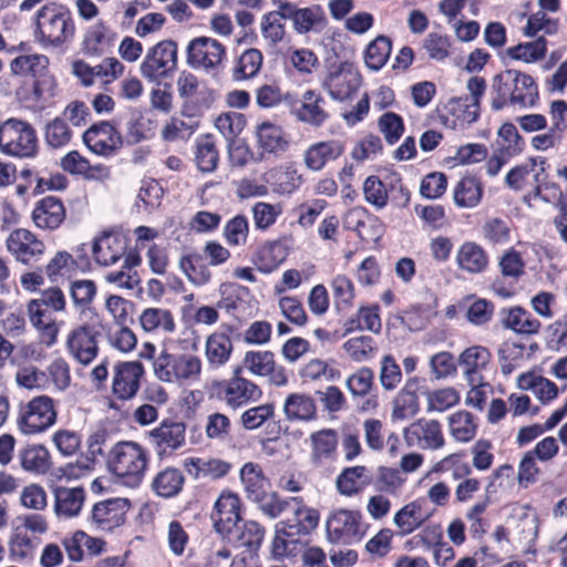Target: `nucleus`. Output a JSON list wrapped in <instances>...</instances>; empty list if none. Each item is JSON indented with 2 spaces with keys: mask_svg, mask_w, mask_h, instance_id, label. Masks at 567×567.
<instances>
[{
  "mask_svg": "<svg viewBox=\"0 0 567 567\" xmlns=\"http://www.w3.org/2000/svg\"><path fill=\"white\" fill-rule=\"evenodd\" d=\"M0 151L18 158H33L38 154V136L32 125L11 117L0 125Z\"/></svg>",
  "mask_w": 567,
  "mask_h": 567,
  "instance_id": "20e7f679",
  "label": "nucleus"
},
{
  "mask_svg": "<svg viewBox=\"0 0 567 567\" xmlns=\"http://www.w3.org/2000/svg\"><path fill=\"white\" fill-rule=\"evenodd\" d=\"M275 354L272 351H247L244 358V365L250 373L258 377H266L272 371Z\"/></svg>",
  "mask_w": 567,
  "mask_h": 567,
  "instance_id": "ea45409f",
  "label": "nucleus"
},
{
  "mask_svg": "<svg viewBox=\"0 0 567 567\" xmlns=\"http://www.w3.org/2000/svg\"><path fill=\"white\" fill-rule=\"evenodd\" d=\"M106 310L113 316L114 322L122 327L134 320L128 319L130 311H134L135 303L117 295H110L105 301Z\"/></svg>",
  "mask_w": 567,
  "mask_h": 567,
  "instance_id": "de8ad7c7",
  "label": "nucleus"
},
{
  "mask_svg": "<svg viewBox=\"0 0 567 567\" xmlns=\"http://www.w3.org/2000/svg\"><path fill=\"white\" fill-rule=\"evenodd\" d=\"M209 45L218 47L217 40L208 37L193 39L186 50L187 64L194 69L200 66L206 70L214 69L212 60L207 58V48H209Z\"/></svg>",
  "mask_w": 567,
  "mask_h": 567,
  "instance_id": "2f4dec72",
  "label": "nucleus"
},
{
  "mask_svg": "<svg viewBox=\"0 0 567 567\" xmlns=\"http://www.w3.org/2000/svg\"><path fill=\"white\" fill-rule=\"evenodd\" d=\"M54 513L56 516L75 517L79 516L85 502V489L82 486L53 488Z\"/></svg>",
  "mask_w": 567,
  "mask_h": 567,
  "instance_id": "4468645a",
  "label": "nucleus"
},
{
  "mask_svg": "<svg viewBox=\"0 0 567 567\" xmlns=\"http://www.w3.org/2000/svg\"><path fill=\"white\" fill-rule=\"evenodd\" d=\"M219 94L215 89L203 85L193 96L185 100L181 107V114L189 120L200 118L213 107Z\"/></svg>",
  "mask_w": 567,
  "mask_h": 567,
  "instance_id": "aec40b11",
  "label": "nucleus"
},
{
  "mask_svg": "<svg viewBox=\"0 0 567 567\" xmlns=\"http://www.w3.org/2000/svg\"><path fill=\"white\" fill-rule=\"evenodd\" d=\"M258 154H272L279 156L289 147V140L282 127L269 121H264L256 126Z\"/></svg>",
  "mask_w": 567,
  "mask_h": 567,
  "instance_id": "9b49d317",
  "label": "nucleus"
},
{
  "mask_svg": "<svg viewBox=\"0 0 567 567\" xmlns=\"http://www.w3.org/2000/svg\"><path fill=\"white\" fill-rule=\"evenodd\" d=\"M378 126L389 145L399 142L405 130L403 117L394 112L382 114L378 120Z\"/></svg>",
  "mask_w": 567,
  "mask_h": 567,
  "instance_id": "a19ab883",
  "label": "nucleus"
},
{
  "mask_svg": "<svg viewBox=\"0 0 567 567\" xmlns=\"http://www.w3.org/2000/svg\"><path fill=\"white\" fill-rule=\"evenodd\" d=\"M53 443L63 456H71L81 446V436L74 431L59 430L54 433Z\"/></svg>",
  "mask_w": 567,
  "mask_h": 567,
  "instance_id": "338daca9",
  "label": "nucleus"
},
{
  "mask_svg": "<svg viewBox=\"0 0 567 567\" xmlns=\"http://www.w3.org/2000/svg\"><path fill=\"white\" fill-rule=\"evenodd\" d=\"M179 267L187 279L196 286H203L210 280L212 272L199 254L183 256Z\"/></svg>",
  "mask_w": 567,
  "mask_h": 567,
  "instance_id": "72a5a7b5",
  "label": "nucleus"
},
{
  "mask_svg": "<svg viewBox=\"0 0 567 567\" xmlns=\"http://www.w3.org/2000/svg\"><path fill=\"white\" fill-rule=\"evenodd\" d=\"M61 167L72 175H83L87 179L96 178V175L92 173L89 159L78 151H71L64 155L61 158Z\"/></svg>",
  "mask_w": 567,
  "mask_h": 567,
  "instance_id": "3c124183",
  "label": "nucleus"
},
{
  "mask_svg": "<svg viewBox=\"0 0 567 567\" xmlns=\"http://www.w3.org/2000/svg\"><path fill=\"white\" fill-rule=\"evenodd\" d=\"M260 28L264 38L269 40L272 45L278 44L285 39V24L275 17V13L267 12L264 14Z\"/></svg>",
  "mask_w": 567,
  "mask_h": 567,
  "instance_id": "774afa93",
  "label": "nucleus"
},
{
  "mask_svg": "<svg viewBox=\"0 0 567 567\" xmlns=\"http://www.w3.org/2000/svg\"><path fill=\"white\" fill-rule=\"evenodd\" d=\"M331 286L337 311H347L352 306L354 298V287L352 281L347 276L339 275L332 280Z\"/></svg>",
  "mask_w": 567,
  "mask_h": 567,
  "instance_id": "79ce46f5",
  "label": "nucleus"
},
{
  "mask_svg": "<svg viewBox=\"0 0 567 567\" xmlns=\"http://www.w3.org/2000/svg\"><path fill=\"white\" fill-rule=\"evenodd\" d=\"M195 162L203 173H212L217 168L219 153L212 134H203L196 138Z\"/></svg>",
  "mask_w": 567,
  "mask_h": 567,
  "instance_id": "b1692460",
  "label": "nucleus"
},
{
  "mask_svg": "<svg viewBox=\"0 0 567 567\" xmlns=\"http://www.w3.org/2000/svg\"><path fill=\"white\" fill-rule=\"evenodd\" d=\"M392 51V41L389 37L380 34L365 48L363 58L368 69L381 70L388 62Z\"/></svg>",
  "mask_w": 567,
  "mask_h": 567,
  "instance_id": "cd10ccee",
  "label": "nucleus"
},
{
  "mask_svg": "<svg viewBox=\"0 0 567 567\" xmlns=\"http://www.w3.org/2000/svg\"><path fill=\"white\" fill-rule=\"evenodd\" d=\"M498 136L507 143L499 152L508 157L516 156L524 151L525 141L518 133L516 126L511 122H505L498 130Z\"/></svg>",
  "mask_w": 567,
  "mask_h": 567,
  "instance_id": "09e8293b",
  "label": "nucleus"
},
{
  "mask_svg": "<svg viewBox=\"0 0 567 567\" xmlns=\"http://www.w3.org/2000/svg\"><path fill=\"white\" fill-rule=\"evenodd\" d=\"M286 241V239L272 241L258 251L254 262L260 272L270 274L286 260L289 254Z\"/></svg>",
  "mask_w": 567,
  "mask_h": 567,
  "instance_id": "4be33fe9",
  "label": "nucleus"
},
{
  "mask_svg": "<svg viewBox=\"0 0 567 567\" xmlns=\"http://www.w3.org/2000/svg\"><path fill=\"white\" fill-rule=\"evenodd\" d=\"M265 536V528L255 520H249L244 524V530L240 535L243 545L252 551L251 558L258 557L259 550Z\"/></svg>",
  "mask_w": 567,
  "mask_h": 567,
  "instance_id": "e2e57ef3",
  "label": "nucleus"
},
{
  "mask_svg": "<svg viewBox=\"0 0 567 567\" xmlns=\"http://www.w3.org/2000/svg\"><path fill=\"white\" fill-rule=\"evenodd\" d=\"M177 66V43L174 40H163L151 48L142 62L140 70L148 81L167 78Z\"/></svg>",
  "mask_w": 567,
  "mask_h": 567,
  "instance_id": "0eeeda50",
  "label": "nucleus"
},
{
  "mask_svg": "<svg viewBox=\"0 0 567 567\" xmlns=\"http://www.w3.org/2000/svg\"><path fill=\"white\" fill-rule=\"evenodd\" d=\"M262 396L261 389L250 380H239V383L229 385L227 404L233 409L239 408L247 402H256Z\"/></svg>",
  "mask_w": 567,
  "mask_h": 567,
  "instance_id": "f704fd0d",
  "label": "nucleus"
},
{
  "mask_svg": "<svg viewBox=\"0 0 567 567\" xmlns=\"http://www.w3.org/2000/svg\"><path fill=\"white\" fill-rule=\"evenodd\" d=\"M365 200L378 209L383 208L388 202V189L378 176H369L363 184Z\"/></svg>",
  "mask_w": 567,
  "mask_h": 567,
  "instance_id": "603ef678",
  "label": "nucleus"
},
{
  "mask_svg": "<svg viewBox=\"0 0 567 567\" xmlns=\"http://www.w3.org/2000/svg\"><path fill=\"white\" fill-rule=\"evenodd\" d=\"M111 473L121 478L127 487H137L147 467V453L135 442L123 441L114 445L107 456Z\"/></svg>",
  "mask_w": 567,
  "mask_h": 567,
  "instance_id": "7ed1b4c3",
  "label": "nucleus"
},
{
  "mask_svg": "<svg viewBox=\"0 0 567 567\" xmlns=\"http://www.w3.org/2000/svg\"><path fill=\"white\" fill-rule=\"evenodd\" d=\"M154 374L163 382H171L172 378L189 379L198 375L202 369L200 359L185 354H171L163 350L153 362Z\"/></svg>",
  "mask_w": 567,
  "mask_h": 567,
  "instance_id": "6e6552de",
  "label": "nucleus"
},
{
  "mask_svg": "<svg viewBox=\"0 0 567 567\" xmlns=\"http://www.w3.org/2000/svg\"><path fill=\"white\" fill-rule=\"evenodd\" d=\"M20 462L24 471L45 474L51 466V455L42 444L28 445L20 452Z\"/></svg>",
  "mask_w": 567,
  "mask_h": 567,
  "instance_id": "bb28decb",
  "label": "nucleus"
},
{
  "mask_svg": "<svg viewBox=\"0 0 567 567\" xmlns=\"http://www.w3.org/2000/svg\"><path fill=\"white\" fill-rule=\"evenodd\" d=\"M423 47L432 60L443 61L450 55L451 42L447 35L431 32L426 35Z\"/></svg>",
  "mask_w": 567,
  "mask_h": 567,
  "instance_id": "052dcab7",
  "label": "nucleus"
},
{
  "mask_svg": "<svg viewBox=\"0 0 567 567\" xmlns=\"http://www.w3.org/2000/svg\"><path fill=\"white\" fill-rule=\"evenodd\" d=\"M338 141L320 142L310 146L305 154L306 165L312 171L321 169L328 161L338 158L343 153Z\"/></svg>",
  "mask_w": 567,
  "mask_h": 567,
  "instance_id": "5701e85b",
  "label": "nucleus"
},
{
  "mask_svg": "<svg viewBox=\"0 0 567 567\" xmlns=\"http://www.w3.org/2000/svg\"><path fill=\"white\" fill-rule=\"evenodd\" d=\"M233 342L226 332H215L206 340V358L210 365L221 367L230 358Z\"/></svg>",
  "mask_w": 567,
  "mask_h": 567,
  "instance_id": "393cba45",
  "label": "nucleus"
},
{
  "mask_svg": "<svg viewBox=\"0 0 567 567\" xmlns=\"http://www.w3.org/2000/svg\"><path fill=\"white\" fill-rule=\"evenodd\" d=\"M506 75L508 78L513 76L514 91H518L522 93H523V90L527 91V93L525 95H526V99L527 97L529 99L528 104H529V106H534L535 102L538 100V87H537V84H536L535 80L533 79V76L529 74H526L524 72L514 70V69H507Z\"/></svg>",
  "mask_w": 567,
  "mask_h": 567,
  "instance_id": "13d9d810",
  "label": "nucleus"
},
{
  "mask_svg": "<svg viewBox=\"0 0 567 567\" xmlns=\"http://www.w3.org/2000/svg\"><path fill=\"white\" fill-rule=\"evenodd\" d=\"M326 24L327 18L322 7L315 4L308 8H299L292 27L298 34H306L312 30L320 31Z\"/></svg>",
  "mask_w": 567,
  "mask_h": 567,
  "instance_id": "c85d7f7f",
  "label": "nucleus"
},
{
  "mask_svg": "<svg viewBox=\"0 0 567 567\" xmlns=\"http://www.w3.org/2000/svg\"><path fill=\"white\" fill-rule=\"evenodd\" d=\"M35 236L28 229H16L7 239V247L9 251L17 256V259L23 264L29 261L27 250L31 248L34 243Z\"/></svg>",
  "mask_w": 567,
  "mask_h": 567,
  "instance_id": "49530a36",
  "label": "nucleus"
},
{
  "mask_svg": "<svg viewBox=\"0 0 567 567\" xmlns=\"http://www.w3.org/2000/svg\"><path fill=\"white\" fill-rule=\"evenodd\" d=\"M185 484V476L181 470L168 466L157 473L152 482L155 494L163 498L177 496Z\"/></svg>",
  "mask_w": 567,
  "mask_h": 567,
  "instance_id": "412c9836",
  "label": "nucleus"
},
{
  "mask_svg": "<svg viewBox=\"0 0 567 567\" xmlns=\"http://www.w3.org/2000/svg\"><path fill=\"white\" fill-rule=\"evenodd\" d=\"M374 340L370 336L351 338L343 344V349L354 361H362L375 350Z\"/></svg>",
  "mask_w": 567,
  "mask_h": 567,
  "instance_id": "bf43d9fd",
  "label": "nucleus"
},
{
  "mask_svg": "<svg viewBox=\"0 0 567 567\" xmlns=\"http://www.w3.org/2000/svg\"><path fill=\"white\" fill-rule=\"evenodd\" d=\"M264 179L275 193L281 195L291 194L302 182L301 175L292 165L274 167L265 173Z\"/></svg>",
  "mask_w": 567,
  "mask_h": 567,
  "instance_id": "2eb2a0df",
  "label": "nucleus"
},
{
  "mask_svg": "<svg viewBox=\"0 0 567 567\" xmlns=\"http://www.w3.org/2000/svg\"><path fill=\"white\" fill-rule=\"evenodd\" d=\"M451 433L456 441L468 442L477 431V425L474 423V415L468 411H458L453 413L450 417Z\"/></svg>",
  "mask_w": 567,
  "mask_h": 567,
  "instance_id": "e433bc0d",
  "label": "nucleus"
},
{
  "mask_svg": "<svg viewBox=\"0 0 567 567\" xmlns=\"http://www.w3.org/2000/svg\"><path fill=\"white\" fill-rule=\"evenodd\" d=\"M367 472V467L363 465H357L352 467H346L337 477L336 484L337 489L341 495L352 496L358 493L355 486V480L361 478Z\"/></svg>",
  "mask_w": 567,
  "mask_h": 567,
  "instance_id": "5fc2aeb1",
  "label": "nucleus"
},
{
  "mask_svg": "<svg viewBox=\"0 0 567 567\" xmlns=\"http://www.w3.org/2000/svg\"><path fill=\"white\" fill-rule=\"evenodd\" d=\"M227 153L231 166L235 167H245L249 162L264 161L262 154L254 153L244 138L227 142Z\"/></svg>",
  "mask_w": 567,
  "mask_h": 567,
  "instance_id": "4c0bfd02",
  "label": "nucleus"
},
{
  "mask_svg": "<svg viewBox=\"0 0 567 567\" xmlns=\"http://www.w3.org/2000/svg\"><path fill=\"white\" fill-rule=\"evenodd\" d=\"M360 239L367 244L378 243L384 235V224L377 215H364L354 227Z\"/></svg>",
  "mask_w": 567,
  "mask_h": 567,
  "instance_id": "c03bdc74",
  "label": "nucleus"
},
{
  "mask_svg": "<svg viewBox=\"0 0 567 567\" xmlns=\"http://www.w3.org/2000/svg\"><path fill=\"white\" fill-rule=\"evenodd\" d=\"M71 137L72 131L64 120L55 117L51 122L47 123L44 138L50 147H62L70 142Z\"/></svg>",
  "mask_w": 567,
  "mask_h": 567,
  "instance_id": "a18cd8bd",
  "label": "nucleus"
},
{
  "mask_svg": "<svg viewBox=\"0 0 567 567\" xmlns=\"http://www.w3.org/2000/svg\"><path fill=\"white\" fill-rule=\"evenodd\" d=\"M422 394L426 395L427 398L429 412H443L458 404L461 399L458 392L452 386L435 391H430L429 389H425L424 391H422Z\"/></svg>",
  "mask_w": 567,
  "mask_h": 567,
  "instance_id": "58836bf2",
  "label": "nucleus"
},
{
  "mask_svg": "<svg viewBox=\"0 0 567 567\" xmlns=\"http://www.w3.org/2000/svg\"><path fill=\"white\" fill-rule=\"evenodd\" d=\"M274 413V403H266L250 408L241 414V424L246 430H256L267 420L272 417Z\"/></svg>",
  "mask_w": 567,
  "mask_h": 567,
  "instance_id": "864d4df0",
  "label": "nucleus"
},
{
  "mask_svg": "<svg viewBox=\"0 0 567 567\" xmlns=\"http://www.w3.org/2000/svg\"><path fill=\"white\" fill-rule=\"evenodd\" d=\"M157 122L144 117L140 112H132L126 123L125 136L118 131L115 121H100L92 124L82 135L83 143L94 154L112 157L124 145L133 146L152 140L156 134Z\"/></svg>",
  "mask_w": 567,
  "mask_h": 567,
  "instance_id": "f257e3e1",
  "label": "nucleus"
},
{
  "mask_svg": "<svg viewBox=\"0 0 567 567\" xmlns=\"http://www.w3.org/2000/svg\"><path fill=\"white\" fill-rule=\"evenodd\" d=\"M494 303L487 299H477L466 311V319L474 326H483L491 321Z\"/></svg>",
  "mask_w": 567,
  "mask_h": 567,
  "instance_id": "69168bd1",
  "label": "nucleus"
},
{
  "mask_svg": "<svg viewBox=\"0 0 567 567\" xmlns=\"http://www.w3.org/2000/svg\"><path fill=\"white\" fill-rule=\"evenodd\" d=\"M546 52L547 40L545 37H538L535 41L520 42L517 45L507 48L505 54L513 60L533 63L544 59Z\"/></svg>",
  "mask_w": 567,
  "mask_h": 567,
  "instance_id": "c756f323",
  "label": "nucleus"
},
{
  "mask_svg": "<svg viewBox=\"0 0 567 567\" xmlns=\"http://www.w3.org/2000/svg\"><path fill=\"white\" fill-rule=\"evenodd\" d=\"M97 293L94 280L78 279L70 282V296L75 308H87Z\"/></svg>",
  "mask_w": 567,
  "mask_h": 567,
  "instance_id": "37998d69",
  "label": "nucleus"
},
{
  "mask_svg": "<svg viewBox=\"0 0 567 567\" xmlns=\"http://www.w3.org/2000/svg\"><path fill=\"white\" fill-rule=\"evenodd\" d=\"M56 422L54 401L48 395L33 398L18 419V427L25 435L42 433Z\"/></svg>",
  "mask_w": 567,
  "mask_h": 567,
  "instance_id": "423d86ee",
  "label": "nucleus"
},
{
  "mask_svg": "<svg viewBox=\"0 0 567 567\" xmlns=\"http://www.w3.org/2000/svg\"><path fill=\"white\" fill-rule=\"evenodd\" d=\"M49 59L43 54L20 55L14 58L10 63L12 75H31L33 79L47 71Z\"/></svg>",
  "mask_w": 567,
  "mask_h": 567,
  "instance_id": "473e14b6",
  "label": "nucleus"
},
{
  "mask_svg": "<svg viewBox=\"0 0 567 567\" xmlns=\"http://www.w3.org/2000/svg\"><path fill=\"white\" fill-rule=\"evenodd\" d=\"M458 266L472 274L483 271L488 264L484 249L475 243H465L457 254Z\"/></svg>",
  "mask_w": 567,
  "mask_h": 567,
  "instance_id": "7c9ffc66",
  "label": "nucleus"
},
{
  "mask_svg": "<svg viewBox=\"0 0 567 567\" xmlns=\"http://www.w3.org/2000/svg\"><path fill=\"white\" fill-rule=\"evenodd\" d=\"M454 202L458 207L476 206L483 195V185L475 176H464L454 188Z\"/></svg>",
  "mask_w": 567,
  "mask_h": 567,
  "instance_id": "a878e982",
  "label": "nucleus"
},
{
  "mask_svg": "<svg viewBox=\"0 0 567 567\" xmlns=\"http://www.w3.org/2000/svg\"><path fill=\"white\" fill-rule=\"evenodd\" d=\"M491 358L489 350L483 346H472L462 351L458 364L464 367V374L470 385L475 382L477 372L487 368Z\"/></svg>",
  "mask_w": 567,
  "mask_h": 567,
  "instance_id": "6ab92c4d",
  "label": "nucleus"
},
{
  "mask_svg": "<svg viewBox=\"0 0 567 567\" xmlns=\"http://www.w3.org/2000/svg\"><path fill=\"white\" fill-rule=\"evenodd\" d=\"M361 74L354 64L348 61L341 62L334 70L331 68L323 86L334 101L350 99L361 85Z\"/></svg>",
  "mask_w": 567,
  "mask_h": 567,
  "instance_id": "1a4fd4ad",
  "label": "nucleus"
},
{
  "mask_svg": "<svg viewBox=\"0 0 567 567\" xmlns=\"http://www.w3.org/2000/svg\"><path fill=\"white\" fill-rule=\"evenodd\" d=\"M102 331L109 337L111 324L104 323L102 319H99L92 323L85 322L70 332L66 347L83 365H89L97 357V339Z\"/></svg>",
  "mask_w": 567,
  "mask_h": 567,
  "instance_id": "39448f33",
  "label": "nucleus"
},
{
  "mask_svg": "<svg viewBox=\"0 0 567 567\" xmlns=\"http://www.w3.org/2000/svg\"><path fill=\"white\" fill-rule=\"evenodd\" d=\"M466 89L470 92V99L472 100L473 111H467V115L464 117V122L467 124L475 123L481 114V100L486 91V81L481 76H472L468 79Z\"/></svg>",
  "mask_w": 567,
  "mask_h": 567,
  "instance_id": "8fccbe9b",
  "label": "nucleus"
},
{
  "mask_svg": "<svg viewBox=\"0 0 567 567\" xmlns=\"http://www.w3.org/2000/svg\"><path fill=\"white\" fill-rule=\"evenodd\" d=\"M247 124L246 116L243 113L229 111L219 114L214 125L225 137L227 142L238 140Z\"/></svg>",
  "mask_w": 567,
  "mask_h": 567,
  "instance_id": "c9c22d12",
  "label": "nucleus"
},
{
  "mask_svg": "<svg viewBox=\"0 0 567 567\" xmlns=\"http://www.w3.org/2000/svg\"><path fill=\"white\" fill-rule=\"evenodd\" d=\"M311 441L313 445V454L317 457H328L337 447V432L332 429H324L315 432L311 434Z\"/></svg>",
  "mask_w": 567,
  "mask_h": 567,
  "instance_id": "4d7b16f0",
  "label": "nucleus"
},
{
  "mask_svg": "<svg viewBox=\"0 0 567 567\" xmlns=\"http://www.w3.org/2000/svg\"><path fill=\"white\" fill-rule=\"evenodd\" d=\"M285 101L292 107V114L300 121L313 126H321L329 117V114L322 109L324 102L322 96L316 97L310 102H299L287 94Z\"/></svg>",
  "mask_w": 567,
  "mask_h": 567,
  "instance_id": "dca6fc26",
  "label": "nucleus"
},
{
  "mask_svg": "<svg viewBox=\"0 0 567 567\" xmlns=\"http://www.w3.org/2000/svg\"><path fill=\"white\" fill-rule=\"evenodd\" d=\"M121 367L124 368V371L131 370V380L127 384V389L124 390L123 388H120L121 384V373L122 371H115L113 377V384H112V391L113 394L122 401L131 400L133 399L140 388H141V380L145 374L144 365L141 361H124L121 362Z\"/></svg>",
  "mask_w": 567,
  "mask_h": 567,
  "instance_id": "a211bd4d",
  "label": "nucleus"
},
{
  "mask_svg": "<svg viewBox=\"0 0 567 567\" xmlns=\"http://www.w3.org/2000/svg\"><path fill=\"white\" fill-rule=\"evenodd\" d=\"M215 513L212 515L214 519V528L217 533H229L231 524L236 526L243 518L240 515V499L234 493H223L214 505Z\"/></svg>",
  "mask_w": 567,
  "mask_h": 567,
  "instance_id": "f8f14e48",
  "label": "nucleus"
},
{
  "mask_svg": "<svg viewBox=\"0 0 567 567\" xmlns=\"http://www.w3.org/2000/svg\"><path fill=\"white\" fill-rule=\"evenodd\" d=\"M362 515L359 511L338 509L326 523L327 538L331 543L339 542L343 534L355 535Z\"/></svg>",
  "mask_w": 567,
  "mask_h": 567,
  "instance_id": "ddd939ff",
  "label": "nucleus"
},
{
  "mask_svg": "<svg viewBox=\"0 0 567 567\" xmlns=\"http://www.w3.org/2000/svg\"><path fill=\"white\" fill-rule=\"evenodd\" d=\"M34 37L44 44L59 48L70 41L75 33V25L70 9L59 2L42 6L34 22Z\"/></svg>",
  "mask_w": 567,
  "mask_h": 567,
  "instance_id": "f03ea898",
  "label": "nucleus"
},
{
  "mask_svg": "<svg viewBox=\"0 0 567 567\" xmlns=\"http://www.w3.org/2000/svg\"><path fill=\"white\" fill-rule=\"evenodd\" d=\"M284 413L289 421L309 422L317 417V404L306 393H290L285 400Z\"/></svg>",
  "mask_w": 567,
  "mask_h": 567,
  "instance_id": "f3484780",
  "label": "nucleus"
},
{
  "mask_svg": "<svg viewBox=\"0 0 567 567\" xmlns=\"http://www.w3.org/2000/svg\"><path fill=\"white\" fill-rule=\"evenodd\" d=\"M296 516V534L307 535L313 530L320 519L319 511L312 507L299 506L295 511Z\"/></svg>",
  "mask_w": 567,
  "mask_h": 567,
  "instance_id": "0e129e2a",
  "label": "nucleus"
},
{
  "mask_svg": "<svg viewBox=\"0 0 567 567\" xmlns=\"http://www.w3.org/2000/svg\"><path fill=\"white\" fill-rule=\"evenodd\" d=\"M447 187V178L444 173L432 172L421 182L420 194L429 199L441 197Z\"/></svg>",
  "mask_w": 567,
  "mask_h": 567,
  "instance_id": "6e6d98bb",
  "label": "nucleus"
},
{
  "mask_svg": "<svg viewBox=\"0 0 567 567\" xmlns=\"http://www.w3.org/2000/svg\"><path fill=\"white\" fill-rule=\"evenodd\" d=\"M186 425L184 422L163 420L159 425L150 432L152 442L155 445L157 456L163 461L171 455V450H178L185 445Z\"/></svg>",
  "mask_w": 567,
  "mask_h": 567,
  "instance_id": "9d476101",
  "label": "nucleus"
},
{
  "mask_svg": "<svg viewBox=\"0 0 567 567\" xmlns=\"http://www.w3.org/2000/svg\"><path fill=\"white\" fill-rule=\"evenodd\" d=\"M279 307L282 316L296 326H305L308 316L302 303L296 297H282L279 300Z\"/></svg>",
  "mask_w": 567,
  "mask_h": 567,
  "instance_id": "680f3d73",
  "label": "nucleus"
}]
</instances>
